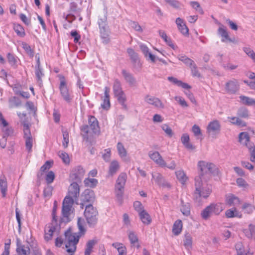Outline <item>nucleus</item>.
<instances>
[{
	"mask_svg": "<svg viewBox=\"0 0 255 255\" xmlns=\"http://www.w3.org/2000/svg\"><path fill=\"white\" fill-rule=\"evenodd\" d=\"M240 102L244 105L249 106H255V99L245 96H240Z\"/></svg>",
	"mask_w": 255,
	"mask_h": 255,
	"instance_id": "2f4dec72",
	"label": "nucleus"
},
{
	"mask_svg": "<svg viewBox=\"0 0 255 255\" xmlns=\"http://www.w3.org/2000/svg\"><path fill=\"white\" fill-rule=\"evenodd\" d=\"M161 128L168 136L171 137L173 135L172 130L167 125H162Z\"/></svg>",
	"mask_w": 255,
	"mask_h": 255,
	"instance_id": "e2e57ef3",
	"label": "nucleus"
},
{
	"mask_svg": "<svg viewBox=\"0 0 255 255\" xmlns=\"http://www.w3.org/2000/svg\"><path fill=\"white\" fill-rule=\"evenodd\" d=\"M122 73L126 81L130 86H134L135 85L136 80L130 74L128 73L125 70H123Z\"/></svg>",
	"mask_w": 255,
	"mask_h": 255,
	"instance_id": "e433bc0d",
	"label": "nucleus"
},
{
	"mask_svg": "<svg viewBox=\"0 0 255 255\" xmlns=\"http://www.w3.org/2000/svg\"><path fill=\"white\" fill-rule=\"evenodd\" d=\"M197 167L199 176L196 178H200L205 181H209L212 176L217 175L219 173V169L215 164L206 161H199Z\"/></svg>",
	"mask_w": 255,
	"mask_h": 255,
	"instance_id": "f03ea898",
	"label": "nucleus"
},
{
	"mask_svg": "<svg viewBox=\"0 0 255 255\" xmlns=\"http://www.w3.org/2000/svg\"><path fill=\"white\" fill-rule=\"evenodd\" d=\"M120 162L117 160H113L109 166L108 174L113 176L115 175L120 169Z\"/></svg>",
	"mask_w": 255,
	"mask_h": 255,
	"instance_id": "aec40b11",
	"label": "nucleus"
},
{
	"mask_svg": "<svg viewBox=\"0 0 255 255\" xmlns=\"http://www.w3.org/2000/svg\"><path fill=\"white\" fill-rule=\"evenodd\" d=\"M58 155L62 160L63 162L65 164H69L70 162V158L68 154L64 151H59Z\"/></svg>",
	"mask_w": 255,
	"mask_h": 255,
	"instance_id": "4d7b16f0",
	"label": "nucleus"
},
{
	"mask_svg": "<svg viewBox=\"0 0 255 255\" xmlns=\"http://www.w3.org/2000/svg\"><path fill=\"white\" fill-rule=\"evenodd\" d=\"M207 133L212 136L219 134L221 130V124L219 121L214 120L210 122L207 127Z\"/></svg>",
	"mask_w": 255,
	"mask_h": 255,
	"instance_id": "ddd939ff",
	"label": "nucleus"
},
{
	"mask_svg": "<svg viewBox=\"0 0 255 255\" xmlns=\"http://www.w3.org/2000/svg\"><path fill=\"white\" fill-rule=\"evenodd\" d=\"M208 181L195 178L194 196L196 199L200 197L207 199L210 196L212 192V185L208 183Z\"/></svg>",
	"mask_w": 255,
	"mask_h": 255,
	"instance_id": "7ed1b4c3",
	"label": "nucleus"
},
{
	"mask_svg": "<svg viewBox=\"0 0 255 255\" xmlns=\"http://www.w3.org/2000/svg\"><path fill=\"white\" fill-rule=\"evenodd\" d=\"M237 115L242 118H248L249 117V112L246 108H241L237 112Z\"/></svg>",
	"mask_w": 255,
	"mask_h": 255,
	"instance_id": "603ef678",
	"label": "nucleus"
},
{
	"mask_svg": "<svg viewBox=\"0 0 255 255\" xmlns=\"http://www.w3.org/2000/svg\"><path fill=\"white\" fill-rule=\"evenodd\" d=\"M243 232L247 238L255 240V225L249 224L247 228L243 230Z\"/></svg>",
	"mask_w": 255,
	"mask_h": 255,
	"instance_id": "5701e85b",
	"label": "nucleus"
},
{
	"mask_svg": "<svg viewBox=\"0 0 255 255\" xmlns=\"http://www.w3.org/2000/svg\"><path fill=\"white\" fill-rule=\"evenodd\" d=\"M213 214L218 215L224 209V206L222 203H216L209 205Z\"/></svg>",
	"mask_w": 255,
	"mask_h": 255,
	"instance_id": "bb28decb",
	"label": "nucleus"
},
{
	"mask_svg": "<svg viewBox=\"0 0 255 255\" xmlns=\"http://www.w3.org/2000/svg\"><path fill=\"white\" fill-rule=\"evenodd\" d=\"M213 214L209 205L206 207L201 213L202 218L204 220H207Z\"/></svg>",
	"mask_w": 255,
	"mask_h": 255,
	"instance_id": "09e8293b",
	"label": "nucleus"
},
{
	"mask_svg": "<svg viewBox=\"0 0 255 255\" xmlns=\"http://www.w3.org/2000/svg\"><path fill=\"white\" fill-rule=\"evenodd\" d=\"M152 178L155 180V182L159 185L163 186H167L170 187V185L168 183L166 182L162 175L159 173H154L152 174Z\"/></svg>",
	"mask_w": 255,
	"mask_h": 255,
	"instance_id": "a878e982",
	"label": "nucleus"
},
{
	"mask_svg": "<svg viewBox=\"0 0 255 255\" xmlns=\"http://www.w3.org/2000/svg\"><path fill=\"white\" fill-rule=\"evenodd\" d=\"M128 234L130 243L133 246H137L138 248V239L135 233L132 231H128Z\"/></svg>",
	"mask_w": 255,
	"mask_h": 255,
	"instance_id": "79ce46f5",
	"label": "nucleus"
},
{
	"mask_svg": "<svg viewBox=\"0 0 255 255\" xmlns=\"http://www.w3.org/2000/svg\"><path fill=\"white\" fill-rule=\"evenodd\" d=\"M145 102L153 107L158 109L164 108V105L162 101L158 98L150 95H146L144 98Z\"/></svg>",
	"mask_w": 255,
	"mask_h": 255,
	"instance_id": "2eb2a0df",
	"label": "nucleus"
},
{
	"mask_svg": "<svg viewBox=\"0 0 255 255\" xmlns=\"http://www.w3.org/2000/svg\"><path fill=\"white\" fill-rule=\"evenodd\" d=\"M21 46L22 48L25 50V52L30 56L32 57L34 55L33 51L31 48L30 45L24 42H21Z\"/></svg>",
	"mask_w": 255,
	"mask_h": 255,
	"instance_id": "5fc2aeb1",
	"label": "nucleus"
},
{
	"mask_svg": "<svg viewBox=\"0 0 255 255\" xmlns=\"http://www.w3.org/2000/svg\"><path fill=\"white\" fill-rule=\"evenodd\" d=\"M167 79L169 81L176 85L178 87H182L185 89H189L191 88V86L187 83H184L181 80H178L176 78L173 77H168Z\"/></svg>",
	"mask_w": 255,
	"mask_h": 255,
	"instance_id": "cd10ccee",
	"label": "nucleus"
},
{
	"mask_svg": "<svg viewBox=\"0 0 255 255\" xmlns=\"http://www.w3.org/2000/svg\"><path fill=\"white\" fill-rule=\"evenodd\" d=\"M225 215L228 218L234 217L241 218L242 217V214L238 211L236 208H232L227 210L225 212Z\"/></svg>",
	"mask_w": 255,
	"mask_h": 255,
	"instance_id": "c756f323",
	"label": "nucleus"
},
{
	"mask_svg": "<svg viewBox=\"0 0 255 255\" xmlns=\"http://www.w3.org/2000/svg\"><path fill=\"white\" fill-rule=\"evenodd\" d=\"M89 125H85L82 127L81 130L86 133L93 132L96 133L99 131V126L97 119L92 116L88 118Z\"/></svg>",
	"mask_w": 255,
	"mask_h": 255,
	"instance_id": "9d476101",
	"label": "nucleus"
},
{
	"mask_svg": "<svg viewBox=\"0 0 255 255\" xmlns=\"http://www.w3.org/2000/svg\"><path fill=\"white\" fill-rule=\"evenodd\" d=\"M99 26L100 31L101 37L104 39V42H108V36L109 32L107 23H101V24L99 25Z\"/></svg>",
	"mask_w": 255,
	"mask_h": 255,
	"instance_id": "b1692460",
	"label": "nucleus"
},
{
	"mask_svg": "<svg viewBox=\"0 0 255 255\" xmlns=\"http://www.w3.org/2000/svg\"><path fill=\"white\" fill-rule=\"evenodd\" d=\"M85 173V171L83 168L79 166L76 167L71 171L70 177L72 180L80 182Z\"/></svg>",
	"mask_w": 255,
	"mask_h": 255,
	"instance_id": "dca6fc26",
	"label": "nucleus"
},
{
	"mask_svg": "<svg viewBox=\"0 0 255 255\" xmlns=\"http://www.w3.org/2000/svg\"><path fill=\"white\" fill-rule=\"evenodd\" d=\"M177 178L181 183L184 184L188 180V177L182 170H179L175 172Z\"/></svg>",
	"mask_w": 255,
	"mask_h": 255,
	"instance_id": "58836bf2",
	"label": "nucleus"
},
{
	"mask_svg": "<svg viewBox=\"0 0 255 255\" xmlns=\"http://www.w3.org/2000/svg\"><path fill=\"white\" fill-rule=\"evenodd\" d=\"M148 155L149 158L160 167H166L171 170L175 169L176 167V164L174 160L171 161L169 163H166L159 152L157 151H150Z\"/></svg>",
	"mask_w": 255,
	"mask_h": 255,
	"instance_id": "39448f33",
	"label": "nucleus"
},
{
	"mask_svg": "<svg viewBox=\"0 0 255 255\" xmlns=\"http://www.w3.org/2000/svg\"><path fill=\"white\" fill-rule=\"evenodd\" d=\"M57 77L59 80V90L60 95L65 102L70 103L73 99V96L68 86V80L63 75L59 74Z\"/></svg>",
	"mask_w": 255,
	"mask_h": 255,
	"instance_id": "20e7f679",
	"label": "nucleus"
},
{
	"mask_svg": "<svg viewBox=\"0 0 255 255\" xmlns=\"http://www.w3.org/2000/svg\"><path fill=\"white\" fill-rule=\"evenodd\" d=\"M59 229V226L58 225L57 219H55L53 214V220L51 222L47 224L44 229V239L48 241L52 239L53 234Z\"/></svg>",
	"mask_w": 255,
	"mask_h": 255,
	"instance_id": "6e6552de",
	"label": "nucleus"
},
{
	"mask_svg": "<svg viewBox=\"0 0 255 255\" xmlns=\"http://www.w3.org/2000/svg\"><path fill=\"white\" fill-rule=\"evenodd\" d=\"M35 75L36 76L37 82L38 83V84L40 85L42 84L41 77L43 75L40 68H35Z\"/></svg>",
	"mask_w": 255,
	"mask_h": 255,
	"instance_id": "680f3d73",
	"label": "nucleus"
},
{
	"mask_svg": "<svg viewBox=\"0 0 255 255\" xmlns=\"http://www.w3.org/2000/svg\"><path fill=\"white\" fill-rule=\"evenodd\" d=\"M55 178V175L53 172L49 171L46 175L45 179L48 184L53 182Z\"/></svg>",
	"mask_w": 255,
	"mask_h": 255,
	"instance_id": "774afa93",
	"label": "nucleus"
},
{
	"mask_svg": "<svg viewBox=\"0 0 255 255\" xmlns=\"http://www.w3.org/2000/svg\"><path fill=\"white\" fill-rule=\"evenodd\" d=\"M236 183L237 186L243 189V190H247L250 187L249 184L244 179L242 178H237L236 179Z\"/></svg>",
	"mask_w": 255,
	"mask_h": 255,
	"instance_id": "c03bdc74",
	"label": "nucleus"
},
{
	"mask_svg": "<svg viewBox=\"0 0 255 255\" xmlns=\"http://www.w3.org/2000/svg\"><path fill=\"white\" fill-rule=\"evenodd\" d=\"M0 188L2 196L5 197L7 191V184L6 177L4 176L0 178Z\"/></svg>",
	"mask_w": 255,
	"mask_h": 255,
	"instance_id": "f704fd0d",
	"label": "nucleus"
},
{
	"mask_svg": "<svg viewBox=\"0 0 255 255\" xmlns=\"http://www.w3.org/2000/svg\"><path fill=\"white\" fill-rule=\"evenodd\" d=\"M190 5L200 14H203L204 11L201 7L199 3L197 1H192L190 2Z\"/></svg>",
	"mask_w": 255,
	"mask_h": 255,
	"instance_id": "13d9d810",
	"label": "nucleus"
},
{
	"mask_svg": "<svg viewBox=\"0 0 255 255\" xmlns=\"http://www.w3.org/2000/svg\"><path fill=\"white\" fill-rule=\"evenodd\" d=\"M127 52L130 56V58L134 62L138 60V56L137 53H136L132 48H128Z\"/></svg>",
	"mask_w": 255,
	"mask_h": 255,
	"instance_id": "bf43d9fd",
	"label": "nucleus"
},
{
	"mask_svg": "<svg viewBox=\"0 0 255 255\" xmlns=\"http://www.w3.org/2000/svg\"><path fill=\"white\" fill-rule=\"evenodd\" d=\"M24 138L25 140L26 149L30 152L33 145V138L30 131L29 126L26 123H23Z\"/></svg>",
	"mask_w": 255,
	"mask_h": 255,
	"instance_id": "f8f14e48",
	"label": "nucleus"
},
{
	"mask_svg": "<svg viewBox=\"0 0 255 255\" xmlns=\"http://www.w3.org/2000/svg\"><path fill=\"white\" fill-rule=\"evenodd\" d=\"M176 23L177 25L178 30L183 35L188 34L189 29L182 19L178 17L176 19Z\"/></svg>",
	"mask_w": 255,
	"mask_h": 255,
	"instance_id": "393cba45",
	"label": "nucleus"
},
{
	"mask_svg": "<svg viewBox=\"0 0 255 255\" xmlns=\"http://www.w3.org/2000/svg\"><path fill=\"white\" fill-rule=\"evenodd\" d=\"M192 131L194 133V135L197 137H198L202 134L201 130L200 127L196 125H194L192 127Z\"/></svg>",
	"mask_w": 255,
	"mask_h": 255,
	"instance_id": "69168bd1",
	"label": "nucleus"
},
{
	"mask_svg": "<svg viewBox=\"0 0 255 255\" xmlns=\"http://www.w3.org/2000/svg\"><path fill=\"white\" fill-rule=\"evenodd\" d=\"M85 224L84 220L82 218H79L77 222L79 232L73 233L70 230H68L65 233V247L68 253L73 254L75 252L79 238L86 232Z\"/></svg>",
	"mask_w": 255,
	"mask_h": 255,
	"instance_id": "f257e3e1",
	"label": "nucleus"
},
{
	"mask_svg": "<svg viewBox=\"0 0 255 255\" xmlns=\"http://www.w3.org/2000/svg\"><path fill=\"white\" fill-rule=\"evenodd\" d=\"M241 203V199L233 194H229L226 196L225 203L228 206L236 208L240 205Z\"/></svg>",
	"mask_w": 255,
	"mask_h": 255,
	"instance_id": "f3484780",
	"label": "nucleus"
},
{
	"mask_svg": "<svg viewBox=\"0 0 255 255\" xmlns=\"http://www.w3.org/2000/svg\"><path fill=\"white\" fill-rule=\"evenodd\" d=\"M9 107L13 108L14 107H17L21 105V101L19 98L16 97H10L8 100Z\"/></svg>",
	"mask_w": 255,
	"mask_h": 255,
	"instance_id": "a18cd8bd",
	"label": "nucleus"
},
{
	"mask_svg": "<svg viewBox=\"0 0 255 255\" xmlns=\"http://www.w3.org/2000/svg\"><path fill=\"white\" fill-rule=\"evenodd\" d=\"M244 51L255 62V53L254 52V51L249 47L244 48Z\"/></svg>",
	"mask_w": 255,
	"mask_h": 255,
	"instance_id": "0e129e2a",
	"label": "nucleus"
},
{
	"mask_svg": "<svg viewBox=\"0 0 255 255\" xmlns=\"http://www.w3.org/2000/svg\"><path fill=\"white\" fill-rule=\"evenodd\" d=\"M192 240L191 235L189 234L185 235L184 239V245L186 248H190L191 247Z\"/></svg>",
	"mask_w": 255,
	"mask_h": 255,
	"instance_id": "6e6d98bb",
	"label": "nucleus"
},
{
	"mask_svg": "<svg viewBox=\"0 0 255 255\" xmlns=\"http://www.w3.org/2000/svg\"><path fill=\"white\" fill-rule=\"evenodd\" d=\"M84 183L86 186L94 188L98 184V180L95 178H88L84 180Z\"/></svg>",
	"mask_w": 255,
	"mask_h": 255,
	"instance_id": "3c124183",
	"label": "nucleus"
},
{
	"mask_svg": "<svg viewBox=\"0 0 255 255\" xmlns=\"http://www.w3.org/2000/svg\"><path fill=\"white\" fill-rule=\"evenodd\" d=\"M220 26L218 30V34L222 37V41L225 42L226 40L229 41H232V39L230 38L228 33L225 27L222 25L220 24Z\"/></svg>",
	"mask_w": 255,
	"mask_h": 255,
	"instance_id": "c85d7f7f",
	"label": "nucleus"
},
{
	"mask_svg": "<svg viewBox=\"0 0 255 255\" xmlns=\"http://www.w3.org/2000/svg\"><path fill=\"white\" fill-rule=\"evenodd\" d=\"M127 180V175L125 173H121L118 176L115 187V191L116 196L121 199L123 196L124 187Z\"/></svg>",
	"mask_w": 255,
	"mask_h": 255,
	"instance_id": "1a4fd4ad",
	"label": "nucleus"
},
{
	"mask_svg": "<svg viewBox=\"0 0 255 255\" xmlns=\"http://www.w3.org/2000/svg\"><path fill=\"white\" fill-rule=\"evenodd\" d=\"M112 246L117 250L119 253L118 255H127V249L123 244L119 243H113Z\"/></svg>",
	"mask_w": 255,
	"mask_h": 255,
	"instance_id": "c9c22d12",
	"label": "nucleus"
},
{
	"mask_svg": "<svg viewBox=\"0 0 255 255\" xmlns=\"http://www.w3.org/2000/svg\"><path fill=\"white\" fill-rule=\"evenodd\" d=\"M240 142L245 145L250 153V160L255 163V145L250 141V137L247 132H241L239 136Z\"/></svg>",
	"mask_w": 255,
	"mask_h": 255,
	"instance_id": "423d86ee",
	"label": "nucleus"
},
{
	"mask_svg": "<svg viewBox=\"0 0 255 255\" xmlns=\"http://www.w3.org/2000/svg\"><path fill=\"white\" fill-rule=\"evenodd\" d=\"M117 148L118 154L121 158H124L127 157V151L122 143L118 142L117 145Z\"/></svg>",
	"mask_w": 255,
	"mask_h": 255,
	"instance_id": "37998d69",
	"label": "nucleus"
},
{
	"mask_svg": "<svg viewBox=\"0 0 255 255\" xmlns=\"http://www.w3.org/2000/svg\"><path fill=\"white\" fill-rule=\"evenodd\" d=\"M178 58L179 60L184 63L186 65L189 66H192L194 63L192 60L183 55H179L178 56Z\"/></svg>",
	"mask_w": 255,
	"mask_h": 255,
	"instance_id": "864d4df0",
	"label": "nucleus"
},
{
	"mask_svg": "<svg viewBox=\"0 0 255 255\" xmlns=\"http://www.w3.org/2000/svg\"><path fill=\"white\" fill-rule=\"evenodd\" d=\"M17 252L21 255H29L30 254V249L28 247L24 246H20L16 249Z\"/></svg>",
	"mask_w": 255,
	"mask_h": 255,
	"instance_id": "8fccbe9b",
	"label": "nucleus"
},
{
	"mask_svg": "<svg viewBox=\"0 0 255 255\" xmlns=\"http://www.w3.org/2000/svg\"><path fill=\"white\" fill-rule=\"evenodd\" d=\"M181 212L184 215L186 216H189L190 214V205L189 203H184L182 200L181 201Z\"/></svg>",
	"mask_w": 255,
	"mask_h": 255,
	"instance_id": "a19ab883",
	"label": "nucleus"
},
{
	"mask_svg": "<svg viewBox=\"0 0 255 255\" xmlns=\"http://www.w3.org/2000/svg\"><path fill=\"white\" fill-rule=\"evenodd\" d=\"M242 209L245 213L251 214L255 211V206L251 203H245L243 205Z\"/></svg>",
	"mask_w": 255,
	"mask_h": 255,
	"instance_id": "4c0bfd02",
	"label": "nucleus"
},
{
	"mask_svg": "<svg viewBox=\"0 0 255 255\" xmlns=\"http://www.w3.org/2000/svg\"><path fill=\"white\" fill-rule=\"evenodd\" d=\"M139 48L144 57L146 56L148 53L150 52L149 48L144 44H140Z\"/></svg>",
	"mask_w": 255,
	"mask_h": 255,
	"instance_id": "338daca9",
	"label": "nucleus"
},
{
	"mask_svg": "<svg viewBox=\"0 0 255 255\" xmlns=\"http://www.w3.org/2000/svg\"><path fill=\"white\" fill-rule=\"evenodd\" d=\"M139 216L140 219L143 224L148 225L151 223V219L149 215L145 211L140 213Z\"/></svg>",
	"mask_w": 255,
	"mask_h": 255,
	"instance_id": "ea45409f",
	"label": "nucleus"
},
{
	"mask_svg": "<svg viewBox=\"0 0 255 255\" xmlns=\"http://www.w3.org/2000/svg\"><path fill=\"white\" fill-rule=\"evenodd\" d=\"M239 88L238 82L236 79L231 80L226 84V89L230 93H235L238 90Z\"/></svg>",
	"mask_w": 255,
	"mask_h": 255,
	"instance_id": "412c9836",
	"label": "nucleus"
},
{
	"mask_svg": "<svg viewBox=\"0 0 255 255\" xmlns=\"http://www.w3.org/2000/svg\"><path fill=\"white\" fill-rule=\"evenodd\" d=\"M74 203V199L71 197L66 196L63 201L62 214L64 217H68Z\"/></svg>",
	"mask_w": 255,
	"mask_h": 255,
	"instance_id": "4468645a",
	"label": "nucleus"
},
{
	"mask_svg": "<svg viewBox=\"0 0 255 255\" xmlns=\"http://www.w3.org/2000/svg\"><path fill=\"white\" fill-rule=\"evenodd\" d=\"M189 136L187 133H184L182 135L181 138V140L184 146L189 150H193L195 147L189 142Z\"/></svg>",
	"mask_w": 255,
	"mask_h": 255,
	"instance_id": "7c9ffc66",
	"label": "nucleus"
},
{
	"mask_svg": "<svg viewBox=\"0 0 255 255\" xmlns=\"http://www.w3.org/2000/svg\"><path fill=\"white\" fill-rule=\"evenodd\" d=\"M96 243V242L94 240H90L87 242L85 251V255H90L92 252V249Z\"/></svg>",
	"mask_w": 255,
	"mask_h": 255,
	"instance_id": "49530a36",
	"label": "nucleus"
},
{
	"mask_svg": "<svg viewBox=\"0 0 255 255\" xmlns=\"http://www.w3.org/2000/svg\"><path fill=\"white\" fill-rule=\"evenodd\" d=\"M68 193L67 196L71 197L72 198L76 199L78 197L80 193V187L76 182H73L70 185Z\"/></svg>",
	"mask_w": 255,
	"mask_h": 255,
	"instance_id": "a211bd4d",
	"label": "nucleus"
},
{
	"mask_svg": "<svg viewBox=\"0 0 255 255\" xmlns=\"http://www.w3.org/2000/svg\"><path fill=\"white\" fill-rule=\"evenodd\" d=\"M13 29L17 35L21 37L25 35V32L23 27L19 24H14Z\"/></svg>",
	"mask_w": 255,
	"mask_h": 255,
	"instance_id": "de8ad7c7",
	"label": "nucleus"
},
{
	"mask_svg": "<svg viewBox=\"0 0 255 255\" xmlns=\"http://www.w3.org/2000/svg\"><path fill=\"white\" fill-rule=\"evenodd\" d=\"M81 199L84 202L93 201L95 199L94 191L91 189H86L81 195Z\"/></svg>",
	"mask_w": 255,
	"mask_h": 255,
	"instance_id": "4be33fe9",
	"label": "nucleus"
},
{
	"mask_svg": "<svg viewBox=\"0 0 255 255\" xmlns=\"http://www.w3.org/2000/svg\"><path fill=\"white\" fill-rule=\"evenodd\" d=\"M110 89L108 87L104 88V96L102 98V103L101 106L104 110H108L110 107Z\"/></svg>",
	"mask_w": 255,
	"mask_h": 255,
	"instance_id": "6ab92c4d",
	"label": "nucleus"
},
{
	"mask_svg": "<svg viewBox=\"0 0 255 255\" xmlns=\"http://www.w3.org/2000/svg\"><path fill=\"white\" fill-rule=\"evenodd\" d=\"M228 119L229 121L233 125H235L241 127H244L246 126V123L238 117H229Z\"/></svg>",
	"mask_w": 255,
	"mask_h": 255,
	"instance_id": "72a5a7b5",
	"label": "nucleus"
},
{
	"mask_svg": "<svg viewBox=\"0 0 255 255\" xmlns=\"http://www.w3.org/2000/svg\"><path fill=\"white\" fill-rule=\"evenodd\" d=\"M113 91L115 96L122 105H124L126 101V96L122 90L121 83L118 80L114 81Z\"/></svg>",
	"mask_w": 255,
	"mask_h": 255,
	"instance_id": "9b49d317",
	"label": "nucleus"
},
{
	"mask_svg": "<svg viewBox=\"0 0 255 255\" xmlns=\"http://www.w3.org/2000/svg\"><path fill=\"white\" fill-rule=\"evenodd\" d=\"M62 133L63 137L62 145L64 148H66L69 143V133L66 130H63Z\"/></svg>",
	"mask_w": 255,
	"mask_h": 255,
	"instance_id": "052dcab7",
	"label": "nucleus"
},
{
	"mask_svg": "<svg viewBox=\"0 0 255 255\" xmlns=\"http://www.w3.org/2000/svg\"><path fill=\"white\" fill-rule=\"evenodd\" d=\"M98 211L93 205L90 204L86 206L84 216L90 227H94L98 221Z\"/></svg>",
	"mask_w": 255,
	"mask_h": 255,
	"instance_id": "0eeeda50",
	"label": "nucleus"
},
{
	"mask_svg": "<svg viewBox=\"0 0 255 255\" xmlns=\"http://www.w3.org/2000/svg\"><path fill=\"white\" fill-rule=\"evenodd\" d=\"M182 222L180 220L176 221L173 226L172 232L175 236H177L180 234L182 229Z\"/></svg>",
	"mask_w": 255,
	"mask_h": 255,
	"instance_id": "473e14b6",
	"label": "nucleus"
}]
</instances>
